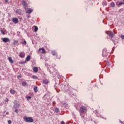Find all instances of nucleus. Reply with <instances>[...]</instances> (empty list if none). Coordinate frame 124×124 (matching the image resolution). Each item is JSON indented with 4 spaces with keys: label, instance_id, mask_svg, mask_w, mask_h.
I'll return each instance as SVG.
<instances>
[{
    "label": "nucleus",
    "instance_id": "f257e3e1",
    "mask_svg": "<svg viewBox=\"0 0 124 124\" xmlns=\"http://www.w3.org/2000/svg\"><path fill=\"white\" fill-rule=\"evenodd\" d=\"M78 111L81 114H85V113L87 112V108L84 106H82L81 107H79Z\"/></svg>",
    "mask_w": 124,
    "mask_h": 124
},
{
    "label": "nucleus",
    "instance_id": "f03ea898",
    "mask_svg": "<svg viewBox=\"0 0 124 124\" xmlns=\"http://www.w3.org/2000/svg\"><path fill=\"white\" fill-rule=\"evenodd\" d=\"M23 119L26 123H33V119L31 117L25 116Z\"/></svg>",
    "mask_w": 124,
    "mask_h": 124
},
{
    "label": "nucleus",
    "instance_id": "7ed1b4c3",
    "mask_svg": "<svg viewBox=\"0 0 124 124\" xmlns=\"http://www.w3.org/2000/svg\"><path fill=\"white\" fill-rule=\"evenodd\" d=\"M106 33L108 34V35H109L111 38H113L114 37V34L113 33L112 31H106Z\"/></svg>",
    "mask_w": 124,
    "mask_h": 124
},
{
    "label": "nucleus",
    "instance_id": "20e7f679",
    "mask_svg": "<svg viewBox=\"0 0 124 124\" xmlns=\"http://www.w3.org/2000/svg\"><path fill=\"white\" fill-rule=\"evenodd\" d=\"M22 5H23V7L25 10L27 9V7L28 6V4H27V2L26 1L23 0L22 1Z\"/></svg>",
    "mask_w": 124,
    "mask_h": 124
},
{
    "label": "nucleus",
    "instance_id": "39448f33",
    "mask_svg": "<svg viewBox=\"0 0 124 124\" xmlns=\"http://www.w3.org/2000/svg\"><path fill=\"white\" fill-rule=\"evenodd\" d=\"M12 21L15 24H18V23H19V21H18V19H17V18H13L12 19Z\"/></svg>",
    "mask_w": 124,
    "mask_h": 124
},
{
    "label": "nucleus",
    "instance_id": "423d86ee",
    "mask_svg": "<svg viewBox=\"0 0 124 124\" xmlns=\"http://www.w3.org/2000/svg\"><path fill=\"white\" fill-rule=\"evenodd\" d=\"M25 53L24 52H21L19 53V56L20 58H24L25 57Z\"/></svg>",
    "mask_w": 124,
    "mask_h": 124
},
{
    "label": "nucleus",
    "instance_id": "0eeeda50",
    "mask_svg": "<svg viewBox=\"0 0 124 124\" xmlns=\"http://www.w3.org/2000/svg\"><path fill=\"white\" fill-rule=\"evenodd\" d=\"M3 42L6 43V42H9L10 41V40L8 38H4L2 40Z\"/></svg>",
    "mask_w": 124,
    "mask_h": 124
},
{
    "label": "nucleus",
    "instance_id": "6e6552de",
    "mask_svg": "<svg viewBox=\"0 0 124 124\" xmlns=\"http://www.w3.org/2000/svg\"><path fill=\"white\" fill-rule=\"evenodd\" d=\"M32 11H33V10H32L31 8H29V9H28L27 11H26V13H27L28 14H31V12H32Z\"/></svg>",
    "mask_w": 124,
    "mask_h": 124
},
{
    "label": "nucleus",
    "instance_id": "1a4fd4ad",
    "mask_svg": "<svg viewBox=\"0 0 124 124\" xmlns=\"http://www.w3.org/2000/svg\"><path fill=\"white\" fill-rule=\"evenodd\" d=\"M3 114V117H5V116L9 115V112H7L6 111H4L2 112Z\"/></svg>",
    "mask_w": 124,
    "mask_h": 124
},
{
    "label": "nucleus",
    "instance_id": "9d476101",
    "mask_svg": "<svg viewBox=\"0 0 124 124\" xmlns=\"http://www.w3.org/2000/svg\"><path fill=\"white\" fill-rule=\"evenodd\" d=\"M39 51H41V53H42V54H45V49H44V48H40V49H39Z\"/></svg>",
    "mask_w": 124,
    "mask_h": 124
},
{
    "label": "nucleus",
    "instance_id": "9b49d317",
    "mask_svg": "<svg viewBox=\"0 0 124 124\" xmlns=\"http://www.w3.org/2000/svg\"><path fill=\"white\" fill-rule=\"evenodd\" d=\"M8 60L11 63H13V62H14L13 59H12V58L11 57H9Z\"/></svg>",
    "mask_w": 124,
    "mask_h": 124
},
{
    "label": "nucleus",
    "instance_id": "f8f14e48",
    "mask_svg": "<svg viewBox=\"0 0 124 124\" xmlns=\"http://www.w3.org/2000/svg\"><path fill=\"white\" fill-rule=\"evenodd\" d=\"M33 71L35 72V73H37L38 72V68H37V67H35L33 68Z\"/></svg>",
    "mask_w": 124,
    "mask_h": 124
},
{
    "label": "nucleus",
    "instance_id": "ddd939ff",
    "mask_svg": "<svg viewBox=\"0 0 124 124\" xmlns=\"http://www.w3.org/2000/svg\"><path fill=\"white\" fill-rule=\"evenodd\" d=\"M20 107V104H16L14 106V108L16 109V108H19Z\"/></svg>",
    "mask_w": 124,
    "mask_h": 124
},
{
    "label": "nucleus",
    "instance_id": "4468645a",
    "mask_svg": "<svg viewBox=\"0 0 124 124\" xmlns=\"http://www.w3.org/2000/svg\"><path fill=\"white\" fill-rule=\"evenodd\" d=\"M10 93H11L12 94H15V93H16V91L11 89L10 90Z\"/></svg>",
    "mask_w": 124,
    "mask_h": 124
},
{
    "label": "nucleus",
    "instance_id": "2eb2a0df",
    "mask_svg": "<svg viewBox=\"0 0 124 124\" xmlns=\"http://www.w3.org/2000/svg\"><path fill=\"white\" fill-rule=\"evenodd\" d=\"M31 60V56H28L26 58V61L29 62Z\"/></svg>",
    "mask_w": 124,
    "mask_h": 124
},
{
    "label": "nucleus",
    "instance_id": "dca6fc26",
    "mask_svg": "<svg viewBox=\"0 0 124 124\" xmlns=\"http://www.w3.org/2000/svg\"><path fill=\"white\" fill-rule=\"evenodd\" d=\"M33 29H34V32H36V31H38V28L37 27V26L33 27Z\"/></svg>",
    "mask_w": 124,
    "mask_h": 124
},
{
    "label": "nucleus",
    "instance_id": "f3484780",
    "mask_svg": "<svg viewBox=\"0 0 124 124\" xmlns=\"http://www.w3.org/2000/svg\"><path fill=\"white\" fill-rule=\"evenodd\" d=\"M49 83L48 80H47V79H45L43 80V83L45 84L46 85H48V83Z\"/></svg>",
    "mask_w": 124,
    "mask_h": 124
},
{
    "label": "nucleus",
    "instance_id": "a211bd4d",
    "mask_svg": "<svg viewBox=\"0 0 124 124\" xmlns=\"http://www.w3.org/2000/svg\"><path fill=\"white\" fill-rule=\"evenodd\" d=\"M51 54H52L53 56H57V52L55 51H52Z\"/></svg>",
    "mask_w": 124,
    "mask_h": 124
},
{
    "label": "nucleus",
    "instance_id": "6ab92c4d",
    "mask_svg": "<svg viewBox=\"0 0 124 124\" xmlns=\"http://www.w3.org/2000/svg\"><path fill=\"white\" fill-rule=\"evenodd\" d=\"M110 6L111 7H115V3L114 2H111L110 3Z\"/></svg>",
    "mask_w": 124,
    "mask_h": 124
},
{
    "label": "nucleus",
    "instance_id": "aec40b11",
    "mask_svg": "<svg viewBox=\"0 0 124 124\" xmlns=\"http://www.w3.org/2000/svg\"><path fill=\"white\" fill-rule=\"evenodd\" d=\"M59 111H60V109H59V108H55V112H56V113H59Z\"/></svg>",
    "mask_w": 124,
    "mask_h": 124
},
{
    "label": "nucleus",
    "instance_id": "412c9836",
    "mask_svg": "<svg viewBox=\"0 0 124 124\" xmlns=\"http://www.w3.org/2000/svg\"><path fill=\"white\" fill-rule=\"evenodd\" d=\"M102 4L105 6L107 5V2L106 1V0H104L102 2Z\"/></svg>",
    "mask_w": 124,
    "mask_h": 124
},
{
    "label": "nucleus",
    "instance_id": "4be33fe9",
    "mask_svg": "<svg viewBox=\"0 0 124 124\" xmlns=\"http://www.w3.org/2000/svg\"><path fill=\"white\" fill-rule=\"evenodd\" d=\"M34 91L35 93H37V92H38V90H37V86H35L34 87Z\"/></svg>",
    "mask_w": 124,
    "mask_h": 124
},
{
    "label": "nucleus",
    "instance_id": "5701e85b",
    "mask_svg": "<svg viewBox=\"0 0 124 124\" xmlns=\"http://www.w3.org/2000/svg\"><path fill=\"white\" fill-rule=\"evenodd\" d=\"M14 45H16L18 44V41L14 40Z\"/></svg>",
    "mask_w": 124,
    "mask_h": 124
},
{
    "label": "nucleus",
    "instance_id": "b1692460",
    "mask_svg": "<svg viewBox=\"0 0 124 124\" xmlns=\"http://www.w3.org/2000/svg\"><path fill=\"white\" fill-rule=\"evenodd\" d=\"M22 86H27V82H25V81H23L22 83Z\"/></svg>",
    "mask_w": 124,
    "mask_h": 124
},
{
    "label": "nucleus",
    "instance_id": "393cba45",
    "mask_svg": "<svg viewBox=\"0 0 124 124\" xmlns=\"http://www.w3.org/2000/svg\"><path fill=\"white\" fill-rule=\"evenodd\" d=\"M122 4H124V0L122 2H119V5H122Z\"/></svg>",
    "mask_w": 124,
    "mask_h": 124
},
{
    "label": "nucleus",
    "instance_id": "a878e982",
    "mask_svg": "<svg viewBox=\"0 0 124 124\" xmlns=\"http://www.w3.org/2000/svg\"><path fill=\"white\" fill-rule=\"evenodd\" d=\"M32 78L33 79H37V77L35 76H32Z\"/></svg>",
    "mask_w": 124,
    "mask_h": 124
},
{
    "label": "nucleus",
    "instance_id": "bb28decb",
    "mask_svg": "<svg viewBox=\"0 0 124 124\" xmlns=\"http://www.w3.org/2000/svg\"><path fill=\"white\" fill-rule=\"evenodd\" d=\"M31 96H28L27 97V99L28 100H30V99H31Z\"/></svg>",
    "mask_w": 124,
    "mask_h": 124
},
{
    "label": "nucleus",
    "instance_id": "cd10ccee",
    "mask_svg": "<svg viewBox=\"0 0 124 124\" xmlns=\"http://www.w3.org/2000/svg\"><path fill=\"white\" fill-rule=\"evenodd\" d=\"M11 123H12V122H11V120L8 121V124H11Z\"/></svg>",
    "mask_w": 124,
    "mask_h": 124
},
{
    "label": "nucleus",
    "instance_id": "c85d7f7f",
    "mask_svg": "<svg viewBox=\"0 0 124 124\" xmlns=\"http://www.w3.org/2000/svg\"><path fill=\"white\" fill-rule=\"evenodd\" d=\"M15 112H16V113H18V109L16 108V109L15 110Z\"/></svg>",
    "mask_w": 124,
    "mask_h": 124
},
{
    "label": "nucleus",
    "instance_id": "c756f323",
    "mask_svg": "<svg viewBox=\"0 0 124 124\" xmlns=\"http://www.w3.org/2000/svg\"><path fill=\"white\" fill-rule=\"evenodd\" d=\"M121 37L122 39H124V35H121Z\"/></svg>",
    "mask_w": 124,
    "mask_h": 124
},
{
    "label": "nucleus",
    "instance_id": "7c9ffc66",
    "mask_svg": "<svg viewBox=\"0 0 124 124\" xmlns=\"http://www.w3.org/2000/svg\"><path fill=\"white\" fill-rule=\"evenodd\" d=\"M1 32L2 33V34H4V32L2 30H1Z\"/></svg>",
    "mask_w": 124,
    "mask_h": 124
},
{
    "label": "nucleus",
    "instance_id": "2f4dec72",
    "mask_svg": "<svg viewBox=\"0 0 124 124\" xmlns=\"http://www.w3.org/2000/svg\"><path fill=\"white\" fill-rule=\"evenodd\" d=\"M23 44L25 45L27 44V42L26 41H24Z\"/></svg>",
    "mask_w": 124,
    "mask_h": 124
},
{
    "label": "nucleus",
    "instance_id": "473e14b6",
    "mask_svg": "<svg viewBox=\"0 0 124 124\" xmlns=\"http://www.w3.org/2000/svg\"><path fill=\"white\" fill-rule=\"evenodd\" d=\"M61 124H65V123L63 122V121L61 122Z\"/></svg>",
    "mask_w": 124,
    "mask_h": 124
},
{
    "label": "nucleus",
    "instance_id": "72a5a7b5",
    "mask_svg": "<svg viewBox=\"0 0 124 124\" xmlns=\"http://www.w3.org/2000/svg\"><path fill=\"white\" fill-rule=\"evenodd\" d=\"M5 2H6V3L8 2V0H5Z\"/></svg>",
    "mask_w": 124,
    "mask_h": 124
},
{
    "label": "nucleus",
    "instance_id": "f704fd0d",
    "mask_svg": "<svg viewBox=\"0 0 124 124\" xmlns=\"http://www.w3.org/2000/svg\"><path fill=\"white\" fill-rule=\"evenodd\" d=\"M28 18H31V16H28Z\"/></svg>",
    "mask_w": 124,
    "mask_h": 124
},
{
    "label": "nucleus",
    "instance_id": "c9c22d12",
    "mask_svg": "<svg viewBox=\"0 0 124 124\" xmlns=\"http://www.w3.org/2000/svg\"><path fill=\"white\" fill-rule=\"evenodd\" d=\"M63 105H65V103H64V104H63Z\"/></svg>",
    "mask_w": 124,
    "mask_h": 124
}]
</instances>
